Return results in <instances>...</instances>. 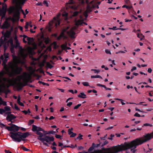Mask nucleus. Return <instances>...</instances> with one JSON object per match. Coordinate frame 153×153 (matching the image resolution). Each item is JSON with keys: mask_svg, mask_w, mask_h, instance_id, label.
I'll list each match as a JSON object with an SVG mask.
<instances>
[{"mask_svg": "<svg viewBox=\"0 0 153 153\" xmlns=\"http://www.w3.org/2000/svg\"><path fill=\"white\" fill-rule=\"evenodd\" d=\"M153 138V131L151 133H148L142 137L137 138L130 143L125 142L124 145L121 146L122 150H126L130 148L135 149L137 146L141 145Z\"/></svg>", "mask_w": 153, "mask_h": 153, "instance_id": "1", "label": "nucleus"}, {"mask_svg": "<svg viewBox=\"0 0 153 153\" xmlns=\"http://www.w3.org/2000/svg\"><path fill=\"white\" fill-rule=\"evenodd\" d=\"M12 132H10L9 135L12 138L13 141L16 142H20L21 141H25L24 138H26L30 135L29 132H26L22 133L18 132L20 127L15 125H13Z\"/></svg>", "mask_w": 153, "mask_h": 153, "instance_id": "2", "label": "nucleus"}, {"mask_svg": "<svg viewBox=\"0 0 153 153\" xmlns=\"http://www.w3.org/2000/svg\"><path fill=\"white\" fill-rule=\"evenodd\" d=\"M10 69L9 70L7 68L6 72L1 71L0 72V76L2 77L4 76L5 74H7L9 77H13L16 75L21 74L22 71V69L21 67L18 66L17 64L14 63L11 64L10 67Z\"/></svg>", "mask_w": 153, "mask_h": 153, "instance_id": "3", "label": "nucleus"}, {"mask_svg": "<svg viewBox=\"0 0 153 153\" xmlns=\"http://www.w3.org/2000/svg\"><path fill=\"white\" fill-rule=\"evenodd\" d=\"M21 10L22 13L24 16H25V13L24 10L22 9V7L19 8H15L14 7H11L9 10V11L10 13H14L13 17L12 18L10 17L9 20H11L14 23L19 21L20 19V10Z\"/></svg>", "mask_w": 153, "mask_h": 153, "instance_id": "4", "label": "nucleus"}, {"mask_svg": "<svg viewBox=\"0 0 153 153\" xmlns=\"http://www.w3.org/2000/svg\"><path fill=\"white\" fill-rule=\"evenodd\" d=\"M60 24V20L58 18L54 17L53 19L50 21L49 23V26L48 27V30L49 32H51L52 29L54 27H56Z\"/></svg>", "mask_w": 153, "mask_h": 153, "instance_id": "5", "label": "nucleus"}, {"mask_svg": "<svg viewBox=\"0 0 153 153\" xmlns=\"http://www.w3.org/2000/svg\"><path fill=\"white\" fill-rule=\"evenodd\" d=\"M22 76L21 75L17 77V78L19 79V82L18 83H16L15 86L17 91L21 90L24 86L27 85V82L24 83L21 82L20 79H22Z\"/></svg>", "mask_w": 153, "mask_h": 153, "instance_id": "6", "label": "nucleus"}, {"mask_svg": "<svg viewBox=\"0 0 153 153\" xmlns=\"http://www.w3.org/2000/svg\"><path fill=\"white\" fill-rule=\"evenodd\" d=\"M39 140L43 142L44 145L47 146H49L48 145V144L46 143L44 141H46V142L50 144V143H49V142L53 141L54 138L53 136L50 137L47 135H45L44 136L43 138H40Z\"/></svg>", "mask_w": 153, "mask_h": 153, "instance_id": "7", "label": "nucleus"}, {"mask_svg": "<svg viewBox=\"0 0 153 153\" xmlns=\"http://www.w3.org/2000/svg\"><path fill=\"white\" fill-rule=\"evenodd\" d=\"M10 91L8 88H6V86L4 82H3L0 76V92H4L5 94L10 93Z\"/></svg>", "mask_w": 153, "mask_h": 153, "instance_id": "8", "label": "nucleus"}, {"mask_svg": "<svg viewBox=\"0 0 153 153\" xmlns=\"http://www.w3.org/2000/svg\"><path fill=\"white\" fill-rule=\"evenodd\" d=\"M16 118V117L13 114H8L6 118V120L8 122H10L13 123L12 120Z\"/></svg>", "mask_w": 153, "mask_h": 153, "instance_id": "9", "label": "nucleus"}, {"mask_svg": "<svg viewBox=\"0 0 153 153\" xmlns=\"http://www.w3.org/2000/svg\"><path fill=\"white\" fill-rule=\"evenodd\" d=\"M100 143L95 144L94 143L92 144L91 146L88 150V152H90L92 151L95 148H97L100 146Z\"/></svg>", "mask_w": 153, "mask_h": 153, "instance_id": "10", "label": "nucleus"}, {"mask_svg": "<svg viewBox=\"0 0 153 153\" xmlns=\"http://www.w3.org/2000/svg\"><path fill=\"white\" fill-rule=\"evenodd\" d=\"M10 25L7 21H5L3 24L1 28L2 29H7L10 27Z\"/></svg>", "mask_w": 153, "mask_h": 153, "instance_id": "11", "label": "nucleus"}, {"mask_svg": "<svg viewBox=\"0 0 153 153\" xmlns=\"http://www.w3.org/2000/svg\"><path fill=\"white\" fill-rule=\"evenodd\" d=\"M10 32L8 30H7L6 32L4 33L2 32V34L4 35V39L9 38L10 37Z\"/></svg>", "mask_w": 153, "mask_h": 153, "instance_id": "12", "label": "nucleus"}, {"mask_svg": "<svg viewBox=\"0 0 153 153\" xmlns=\"http://www.w3.org/2000/svg\"><path fill=\"white\" fill-rule=\"evenodd\" d=\"M107 152H103L101 150H96L95 151V152H98L99 153H113V152L109 148H108L107 149Z\"/></svg>", "mask_w": 153, "mask_h": 153, "instance_id": "13", "label": "nucleus"}, {"mask_svg": "<svg viewBox=\"0 0 153 153\" xmlns=\"http://www.w3.org/2000/svg\"><path fill=\"white\" fill-rule=\"evenodd\" d=\"M6 11L3 10H0V16H1V18L2 19L5 17Z\"/></svg>", "mask_w": 153, "mask_h": 153, "instance_id": "14", "label": "nucleus"}, {"mask_svg": "<svg viewBox=\"0 0 153 153\" xmlns=\"http://www.w3.org/2000/svg\"><path fill=\"white\" fill-rule=\"evenodd\" d=\"M82 24H84L86 25H87L88 24L85 22H84L80 20H78L76 22V25L78 26L79 25H82Z\"/></svg>", "mask_w": 153, "mask_h": 153, "instance_id": "15", "label": "nucleus"}, {"mask_svg": "<svg viewBox=\"0 0 153 153\" xmlns=\"http://www.w3.org/2000/svg\"><path fill=\"white\" fill-rule=\"evenodd\" d=\"M78 97L83 99L86 98V95L83 92H81L80 94L78 95Z\"/></svg>", "mask_w": 153, "mask_h": 153, "instance_id": "16", "label": "nucleus"}, {"mask_svg": "<svg viewBox=\"0 0 153 153\" xmlns=\"http://www.w3.org/2000/svg\"><path fill=\"white\" fill-rule=\"evenodd\" d=\"M67 33L71 35V36L72 38H73L74 36L75 35V33L73 31V30H71L69 31H67Z\"/></svg>", "mask_w": 153, "mask_h": 153, "instance_id": "17", "label": "nucleus"}, {"mask_svg": "<svg viewBox=\"0 0 153 153\" xmlns=\"http://www.w3.org/2000/svg\"><path fill=\"white\" fill-rule=\"evenodd\" d=\"M113 150L114 152H118L120 151V149L119 148L116 146H114L112 147Z\"/></svg>", "mask_w": 153, "mask_h": 153, "instance_id": "18", "label": "nucleus"}, {"mask_svg": "<svg viewBox=\"0 0 153 153\" xmlns=\"http://www.w3.org/2000/svg\"><path fill=\"white\" fill-rule=\"evenodd\" d=\"M6 105L7 103L6 102L3 101L2 98L0 97V105Z\"/></svg>", "mask_w": 153, "mask_h": 153, "instance_id": "19", "label": "nucleus"}, {"mask_svg": "<svg viewBox=\"0 0 153 153\" xmlns=\"http://www.w3.org/2000/svg\"><path fill=\"white\" fill-rule=\"evenodd\" d=\"M36 134H37L39 135V137L38 138V139L39 140V139L41 138H43L42 137L43 136V134L40 132H37Z\"/></svg>", "mask_w": 153, "mask_h": 153, "instance_id": "20", "label": "nucleus"}, {"mask_svg": "<svg viewBox=\"0 0 153 153\" xmlns=\"http://www.w3.org/2000/svg\"><path fill=\"white\" fill-rule=\"evenodd\" d=\"M62 38H66L67 37L65 36V34L61 33L60 35L57 37V39L58 40H60Z\"/></svg>", "mask_w": 153, "mask_h": 153, "instance_id": "21", "label": "nucleus"}, {"mask_svg": "<svg viewBox=\"0 0 153 153\" xmlns=\"http://www.w3.org/2000/svg\"><path fill=\"white\" fill-rule=\"evenodd\" d=\"M137 37L138 38L140 39V40L141 41L143 39V38L144 37V36L143 35L142 33H141L140 34L139 33H138L137 34Z\"/></svg>", "mask_w": 153, "mask_h": 153, "instance_id": "22", "label": "nucleus"}, {"mask_svg": "<svg viewBox=\"0 0 153 153\" xmlns=\"http://www.w3.org/2000/svg\"><path fill=\"white\" fill-rule=\"evenodd\" d=\"M50 41V39L48 37L45 38V42L46 44H48Z\"/></svg>", "mask_w": 153, "mask_h": 153, "instance_id": "23", "label": "nucleus"}, {"mask_svg": "<svg viewBox=\"0 0 153 153\" xmlns=\"http://www.w3.org/2000/svg\"><path fill=\"white\" fill-rule=\"evenodd\" d=\"M7 5L6 4L4 3L2 4V7L1 9L3 10H7Z\"/></svg>", "mask_w": 153, "mask_h": 153, "instance_id": "24", "label": "nucleus"}, {"mask_svg": "<svg viewBox=\"0 0 153 153\" xmlns=\"http://www.w3.org/2000/svg\"><path fill=\"white\" fill-rule=\"evenodd\" d=\"M37 128H38V127L36 126L35 125H33L32 126V130L33 131H36V132H37Z\"/></svg>", "mask_w": 153, "mask_h": 153, "instance_id": "25", "label": "nucleus"}, {"mask_svg": "<svg viewBox=\"0 0 153 153\" xmlns=\"http://www.w3.org/2000/svg\"><path fill=\"white\" fill-rule=\"evenodd\" d=\"M91 78H101V79H102V77L100 75H95V76H93V75L91 76Z\"/></svg>", "mask_w": 153, "mask_h": 153, "instance_id": "26", "label": "nucleus"}, {"mask_svg": "<svg viewBox=\"0 0 153 153\" xmlns=\"http://www.w3.org/2000/svg\"><path fill=\"white\" fill-rule=\"evenodd\" d=\"M27 40L28 41V43L29 44V43L32 42L33 40V38L28 37Z\"/></svg>", "mask_w": 153, "mask_h": 153, "instance_id": "27", "label": "nucleus"}, {"mask_svg": "<svg viewBox=\"0 0 153 153\" xmlns=\"http://www.w3.org/2000/svg\"><path fill=\"white\" fill-rule=\"evenodd\" d=\"M12 128V126H6L5 128L7 129L8 131L12 132L13 131Z\"/></svg>", "mask_w": 153, "mask_h": 153, "instance_id": "28", "label": "nucleus"}, {"mask_svg": "<svg viewBox=\"0 0 153 153\" xmlns=\"http://www.w3.org/2000/svg\"><path fill=\"white\" fill-rule=\"evenodd\" d=\"M2 80L4 82H9L10 80L9 79H8L5 77H3L2 78Z\"/></svg>", "mask_w": 153, "mask_h": 153, "instance_id": "29", "label": "nucleus"}, {"mask_svg": "<svg viewBox=\"0 0 153 153\" xmlns=\"http://www.w3.org/2000/svg\"><path fill=\"white\" fill-rule=\"evenodd\" d=\"M67 43L66 42L65 44H62L61 45L62 48L64 50H65L66 48H67Z\"/></svg>", "mask_w": 153, "mask_h": 153, "instance_id": "30", "label": "nucleus"}, {"mask_svg": "<svg viewBox=\"0 0 153 153\" xmlns=\"http://www.w3.org/2000/svg\"><path fill=\"white\" fill-rule=\"evenodd\" d=\"M40 131H42L44 133L45 132V131L44 130L40 127H38L37 130V132H39Z\"/></svg>", "mask_w": 153, "mask_h": 153, "instance_id": "31", "label": "nucleus"}, {"mask_svg": "<svg viewBox=\"0 0 153 153\" xmlns=\"http://www.w3.org/2000/svg\"><path fill=\"white\" fill-rule=\"evenodd\" d=\"M47 66L50 69H51L53 67V66L49 62H47Z\"/></svg>", "mask_w": 153, "mask_h": 153, "instance_id": "32", "label": "nucleus"}, {"mask_svg": "<svg viewBox=\"0 0 153 153\" xmlns=\"http://www.w3.org/2000/svg\"><path fill=\"white\" fill-rule=\"evenodd\" d=\"M19 47L21 48V47L20 46V44L19 43L18 40H17L16 41V42L15 48H16L18 47Z\"/></svg>", "mask_w": 153, "mask_h": 153, "instance_id": "33", "label": "nucleus"}, {"mask_svg": "<svg viewBox=\"0 0 153 153\" xmlns=\"http://www.w3.org/2000/svg\"><path fill=\"white\" fill-rule=\"evenodd\" d=\"M4 110L5 111H10V107L9 106H5L4 107Z\"/></svg>", "mask_w": 153, "mask_h": 153, "instance_id": "34", "label": "nucleus"}, {"mask_svg": "<svg viewBox=\"0 0 153 153\" xmlns=\"http://www.w3.org/2000/svg\"><path fill=\"white\" fill-rule=\"evenodd\" d=\"M83 136L81 135L80 134H79V136L78 137H77L76 139H79V140H82L83 138H82Z\"/></svg>", "mask_w": 153, "mask_h": 153, "instance_id": "35", "label": "nucleus"}, {"mask_svg": "<svg viewBox=\"0 0 153 153\" xmlns=\"http://www.w3.org/2000/svg\"><path fill=\"white\" fill-rule=\"evenodd\" d=\"M73 128H71V129H69L68 131V134L69 135H71L72 134V133H73L72 131H71L73 130Z\"/></svg>", "mask_w": 153, "mask_h": 153, "instance_id": "36", "label": "nucleus"}, {"mask_svg": "<svg viewBox=\"0 0 153 153\" xmlns=\"http://www.w3.org/2000/svg\"><path fill=\"white\" fill-rule=\"evenodd\" d=\"M30 23L31 22H27L26 23V24L25 26V28L26 29H28V26L29 25Z\"/></svg>", "mask_w": 153, "mask_h": 153, "instance_id": "37", "label": "nucleus"}, {"mask_svg": "<svg viewBox=\"0 0 153 153\" xmlns=\"http://www.w3.org/2000/svg\"><path fill=\"white\" fill-rule=\"evenodd\" d=\"M5 112V110L3 108H0V114H3Z\"/></svg>", "mask_w": 153, "mask_h": 153, "instance_id": "38", "label": "nucleus"}, {"mask_svg": "<svg viewBox=\"0 0 153 153\" xmlns=\"http://www.w3.org/2000/svg\"><path fill=\"white\" fill-rule=\"evenodd\" d=\"M82 84L84 86H89V83L87 82H82Z\"/></svg>", "mask_w": 153, "mask_h": 153, "instance_id": "39", "label": "nucleus"}, {"mask_svg": "<svg viewBox=\"0 0 153 153\" xmlns=\"http://www.w3.org/2000/svg\"><path fill=\"white\" fill-rule=\"evenodd\" d=\"M22 149L24 151H28L30 150L29 149H27V148H26L25 147V146H22Z\"/></svg>", "mask_w": 153, "mask_h": 153, "instance_id": "40", "label": "nucleus"}, {"mask_svg": "<svg viewBox=\"0 0 153 153\" xmlns=\"http://www.w3.org/2000/svg\"><path fill=\"white\" fill-rule=\"evenodd\" d=\"M108 143V142L107 140H105L103 142V143L101 145V147H103L104 146L106 145Z\"/></svg>", "mask_w": 153, "mask_h": 153, "instance_id": "41", "label": "nucleus"}, {"mask_svg": "<svg viewBox=\"0 0 153 153\" xmlns=\"http://www.w3.org/2000/svg\"><path fill=\"white\" fill-rule=\"evenodd\" d=\"M81 104H78L76 105L74 107V109H76L78 108L81 106Z\"/></svg>", "mask_w": 153, "mask_h": 153, "instance_id": "42", "label": "nucleus"}, {"mask_svg": "<svg viewBox=\"0 0 153 153\" xmlns=\"http://www.w3.org/2000/svg\"><path fill=\"white\" fill-rule=\"evenodd\" d=\"M69 147V146H66V145H64L63 146H62V148L61 149H59V151H60L61 150H62L63 149L65 148L66 147Z\"/></svg>", "mask_w": 153, "mask_h": 153, "instance_id": "43", "label": "nucleus"}, {"mask_svg": "<svg viewBox=\"0 0 153 153\" xmlns=\"http://www.w3.org/2000/svg\"><path fill=\"white\" fill-rule=\"evenodd\" d=\"M91 71H94V73H98L100 72V70H98L97 69H91Z\"/></svg>", "mask_w": 153, "mask_h": 153, "instance_id": "44", "label": "nucleus"}, {"mask_svg": "<svg viewBox=\"0 0 153 153\" xmlns=\"http://www.w3.org/2000/svg\"><path fill=\"white\" fill-rule=\"evenodd\" d=\"M108 29L110 30H118V29L117 28L116 26H114L112 28L109 27Z\"/></svg>", "mask_w": 153, "mask_h": 153, "instance_id": "45", "label": "nucleus"}, {"mask_svg": "<svg viewBox=\"0 0 153 153\" xmlns=\"http://www.w3.org/2000/svg\"><path fill=\"white\" fill-rule=\"evenodd\" d=\"M43 4H44L45 5L46 7H48V3L47 1H46V0L44 1L43 2Z\"/></svg>", "mask_w": 153, "mask_h": 153, "instance_id": "46", "label": "nucleus"}, {"mask_svg": "<svg viewBox=\"0 0 153 153\" xmlns=\"http://www.w3.org/2000/svg\"><path fill=\"white\" fill-rule=\"evenodd\" d=\"M144 126H149L150 127H152V124H150L149 123H145L143 124V127Z\"/></svg>", "mask_w": 153, "mask_h": 153, "instance_id": "47", "label": "nucleus"}, {"mask_svg": "<svg viewBox=\"0 0 153 153\" xmlns=\"http://www.w3.org/2000/svg\"><path fill=\"white\" fill-rule=\"evenodd\" d=\"M34 122V120H30L29 121V125H30L32 124Z\"/></svg>", "mask_w": 153, "mask_h": 153, "instance_id": "48", "label": "nucleus"}, {"mask_svg": "<svg viewBox=\"0 0 153 153\" xmlns=\"http://www.w3.org/2000/svg\"><path fill=\"white\" fill-rule=\"evenodd\" d=\"M134 116L135 117H141V116L139 114H138L137 113H135L134 114Z\"/></svg>", "mask_w": 153, "mask_h": 153, "instance_id": "49", "label": "nucleus"}, {"mask_svg": "<svg viewBox=\"0 0 153 153\" xmlns=\"http://www.w3.org/2000/svg\"><path fill=\"white\" fill-rule=\"evenodd\" d=\"M76 135V134L75 133H73L71 135L70 137H74Z\"/></svg>", "mask_w": 153, "mask_h": 153, "instance_id": "50", "label": "nucleus"}, {"mask_svg": "<svg viewBox=\"0 0 153 153\" xmlns=\"http://www.w3.org/2000/svg\"><path fill=\"white\" fill-rule=\"evenodd\" d=\"M15 108L17 111L20 110L19 108L16 104H15Z\"/></svg>", "mask_w": 153, "mask_h": 153, "instance_id": "51", "label": "nucleus"}, {"mask_svg": "<svg viewBox=\"0 0 153 153\" xmlns=\"http://www.w3.org/2000/svg\"><path fill=\"white\" fill-rule=\"evenodd\" d=\"M105 52L107 54H111V53L110 52V51L108 50H107V49L105 50Z\"/></svg>", "mask_w": 153, "mask_h": 153, "instance_id": "52", "label": "nucleus"}, {"mask_svg": "<svg viewBox=\"0 0 153 153\" xmlns=\"http://www.w3.org/2000/svg\"><path fill=\"white\" fill-rule=\"evenodd\" d=\"M55 137L56 138H59V139H61V136L59 135L58 134H56L55 135Z\"/></svg>", "mask_w": 153, "mask_h": 153, "instance_id": "53", "label": "nucleus"}, {"mask_svg": "<svg viewBox=\"0 0 153 153\" xmlns=\"http://www.w3.org/2000/svg\"><path fill=\"white\" fill-rule=\"evenodd\" d=\"M0 125H1V126H0V127L2 128L4 127H6V126L4 124L1 123V122H0Z\"/></svg>", "mask_w": 153, "mask_h": 153, "instance_id": "54", "label": "nucleus"}, {"mask_svg": "<svg viewBox=\"0 0 153 153\" xmlns=\"http://www.w3.org/2000/svg\"><path fill=\"white\" fill-rule=\"evenodd\" d=\"M137 69V68L136 67H133L131 69V71L133 72L134 71Z\"/></svg>", "mask_w": 153, "mask_h": 153, "instance_id": "55", "label": "nucleus"}, {"mask_svg": "<svg viewBox=\"0 0 153 153\" xmlns=\"http://www.w3.org/2000/svg\"><path fill=\"white\" fill-rule=\"evenodd\" d=\"M125 3L127 4H129L130 2L129 0H125Z\"/></svg>", "mask_w": 153, "mask_h": 153, "instance_id": "56", "label": "nucleus"}, {"mask_svg": "<svg viewBox=\"0 0 153 153\" xmlns=\"http://www.w3.org/2000/svg\"><path fill=\"white\" fill-rule=\"evenodd\" d=\"M107 134H106L105 136H104V137H101V139L102 140H105L106 138Z\"/></svg>", "mask_w": 153, "mask_h": 153, "instance_id": "57", "label": "nucleus"}, {"mask_svg": "<svg viewBox=\"0 0 153 153\" xmlns=\"http://www.w3.org/2000/svg\"><path fill=\"white\" fill-rule=\"evenodd\" d=\"M20 98H20V96H19L18 97V99L17 100V102L18 104L19 103L21 102L20 101Z\"/></svg>", "mask_w": 153, "mask_h": 153, "instance_id": "58", "label": "nucleus"}, {"mask_svg": "<svg viewBox=\"0 0 153 153\" xmlns=\"http://www.w3.org/2000/svg\"><path fill=\"white\" fill-rule=\"evenodd\" d=\"M72 102H70L68 103L67 104V105L69 107H70L72 104Z\"/></svg>", "mask_w": 153, "mask_h": 153, "instance_id": "59", "label": "nucleus"}, {"mask_svg": "<svg viewBox=\"0 0 153 153\" xmlns=\"http://www.w3.org/2000/svg\"><path fill=\"white\" fill-rule=\"evenodd\" d=\"M132 8V6H126V8L127 9H130L131 8Z\"/></svg>", "mask_w": 153, "mask_h": 153, "instance_id": "60", "label": "nucleus"}, {"mask_svg": "<svg viewBox=\"0 0 153 153\" xmlns=\"http://www.w3.org/2000/svg\"><path fill=\"white\" fill-rule=\"evenodd\" d=\"M66 31L64 29L62 30L61 33L65 34V33L66 32Z\"/></svg>", "mask_w": 153, "mask_h": 153, "instance_id": "61", "label": "nucleus"}, {"mask_svg": "<svg viewBox=\"0 0 153 153\" xmlns=\"http://www.w3.org/2000/svg\"><path fill=\"white\" fill-rule=\"evenodd\" d=\"M68 91L69 92L73 94H74V91L73 90L70 89L68 90Z\"/></svg>", "mask_w": 153, "mask_h": 153, "instance_id": "62", "label": "nucleus"}, {"mask_svg": "<svg viewBox=\"0 0 153 153\" xmlns=\"http://www.w3.org/2000/svg\"><path fill=\"white\" fill-rule=\"evenodd\" d=\"M22 112L23 113H24L25 114V115L27 114V111H26V110L22 111Z\"/></svg>", "mask_w": 153, "mask_h": 153, "instance_id": "63", "label": "nucleus"}, {"mask_svg": "<svg viewBox=\"0 0 153 153\" xmlns=\"http://www.w3.org/2000/svg\"><path fill=\"white\" fill-rule=\"evenodd\" d=\"M5 153H12L9 150H5Z\"/></svg>", "mask_w": 153, "mask_h": 153, "instance_id": "64", "label": "nucleus"}]
</instances>
